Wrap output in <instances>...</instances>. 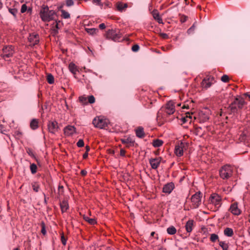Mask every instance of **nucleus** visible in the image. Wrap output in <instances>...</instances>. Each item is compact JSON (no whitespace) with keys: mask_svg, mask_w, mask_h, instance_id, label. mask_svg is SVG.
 <instances>
[{"mask_svg":"<svg viewBox=\"0 0 250 250\" xmlns=\"http://www.w3.org/2000/svg\"><path fill=\"white\" fill-rule=\"evenodd\" d=\"M55 12L54 10H49V7L43 5L40 11V15L42 20L44 21H49L54 19Z\"/></svg>","mask_w":250,"mask_h":250,"instance_id":"nucleus-1","label":"nucleus"},{"mask_svg":"<svg viewBox=\"0 0 250 250\" xmlns=\"http://www.w3.org/2000/svg\"><path fill=\"white\" fill-rule=\"evenodd\" d=\"M222 205V198L217 193H214L210 195L208 200V206L214 207V210H218Z\"/></svg>","mask_w":250,"mask_h":250,"instance_id":"nucleus-2","label":"nucleus"},{"mask_svg":"<svg viewBox=\"0 0 250 250\" xmlns=\"http://www.w3.org/2000/svg\"><path fill=\"white\" fill-rule=\"evenodd\" d=\"M233 168L229 165L223 166L219 170V175L223 179H228L232 175Z\"/></svg>","mask_w":250,"mask_h":250,"instance_id":"nucleus-3","label":"nucleus"},{"mask_svg":"<svg viewBox=\"0 0 250 250\" xmlns=\"http://www.w3.org/2000/svg\"><path fill=\"white\" fill-rule=\"evenodd\" d=\"M202 194L199 191L191 196V201L193 208H196L199 207L201 203Z\"/></svg>","mask_w":250,"mask_h":250,"instance_id":"nucleus-4","label":"nucleus"},{"mask_svg":"<svg viewBox=\"0 0 250 250\" xmlns=\"http://www.w3.org/2000/svg\"><path fill=\"white\" fill-rule=\"evenodd\" d=\"M93 124L96 127L102 129L107 126L108 121L105 119L98 117L93 120Z\"/></svg>","mask_w":250,"mask_h":250,"instance_id":"nucleus-5","label":"nucleus"},{"mask_svg":"<svg viewBox=\"0 0 250 250\" xmlns=\"http://www.w3.org/2000/svg\"><path fill=\"white\" fill-rule=\"evenodd\" d=\"M107 37L115 42H119L121 39L120 34H118L116 31L109 30L107 32Z\"/></svg>","mask_w":250,"mask_h":250,"instance_id":"nucleus-6","label":"nucleus"},{"mask_svg":"<svg viewBox=\"0 0 250 250\" xmlns=\"http://www.w3.org/2000/svg\"><path fill=\"white\" fill-rule=\"evenodd\" d=\"M28 40L31 45H35L39 42V36L36 33H30L28 36Z\"/></svg>","mask_w":250,"mask_h":250,"instance_id":"nucleus-7","label":"nucleus"},{"mask_svg":"<svg viewBox=\"0 0 250 250\" xmlns=\"http://www.w3.org/2000/svg\"><path fill=\"white\" fill-rule=\"evenodd\" d=\"M48 129L51 133H55L58 131L59 126L58 123L55 121H50L48 124Z\"/></svg>","mask_w":250,"mask_h":250,"instance_id":"nucleus-8","label":"nucleus"},{"mask_svg":"<svg viewBox=\"0 0 250 250\" xmlns=\"http://www.w3.org/2000/svg\"><path fill=\"white\" fill-rule=\"evenodd\" d=\"M214 82V78L212 77L209 76L208 78H205L202 82V86L203 88L207 89Z\"/></svg>","mask_w":250,"mask_h":250,"instance_id":"nucleus-9","label":"nucleus"},{"mask_svg":"<svg viewBox=\"0 0 250 250\" xmlns=\"http://www.w3.org/2000/svg\"><path fill=\"white\" fill-rule=\"evenodd\" d=\"M166 112L168 115H171L175 112V106L174 102L169 101L166 105Z\"/></svg>","mask_w":250,"mask_h":250,"instance_id":"nucleus-10","label":"nucleus"},{"mask_svg":"<svg viewBox=\"0 0 250 250\" xmlns=\"http://www.w3.org/2000/svg\"><path fill=\"white\" fill-rule=\"evenodd\" d=\"M161 159V157L150 159L149 160V163L152 168L154 169H157L160 164Z\"/></svg>","mask_w":250,"mask_h":250,"instance_id":"nucleus-11","label":"nucleus"},{"mask_svg":"<svg viewBox=\"0 0 250 250\" xmlns=\"http://www.w3.org/2000/svg\"><path fill=\"white\" fill-rule=\"evenodd\" d=\"M184 144L181 143L175 146L174 152L176 156L181 157L183 155Z\"/></svg>","mask_w":250,"mask_h":250,"instance_id":"nucleus-12","label":"nucleus"},{"mask_svg":"<svg viewBox=\"0 0 250 250\" xmlns=\"http://www.w3.org/2000/svg\"><path fill=\"white\" fill-rule=\"evenodd\" d=\"M3 56L7 58L11 57L14 53L12 46H6L3 48Z\"/></svg>","mask_w":250,"mask_h":250,"instance_id":"nucleus-13","label":"nucleus"},{"mask_svg":"<svg viewBox=\"0 0 250 250\" xmlns=\"http://www.w3.org/2000/svg\"><path fill=\"white\" fill-rule=\"evenodd\" d=\"M174 188V184L172 182L168 183L164 186L163 188V192L165 193L170 194L173 190Z\"/></svg>","mask_w":250,"mask_h":250,"instance_id":"nucleus-14","label":"nucleus"},{"mask_svg":"<svg viewBox=\"0 0 250 250\" xmlns=\"http://www.w3.org/2000/svg\"><path fill=\"white\" fill-rule=\"evenodd\" d=\"M76 131V129L73 125H67L63 128V133L66 135H71Z\"/></svg>","mask_w":250,"mask_h":250,"instance_id":"nucleus-15","label":"nucleus"},{"mask_svg":"<svg viewBox=\"0 0 250 250\" xmlns=\"http://www.w3.org/2000/svg\"><path fill=\"white\" fill-rule=\"evenodd\" d=\"M229 211L235 215H238L240 214V210L238 208L236 203L231 204L229 208Z\"/></svg>","mask_w":250,"mask_h":250,"instance_id":"nucleus-16","label":"nucleus"},{"mask_svg":"<svg viewBox=\"0 0 250 250\" xmlns=\"http://www.w3.org/2000/svg\"><path fill=\"white\" fill-rule=\"evenodd\" d=\"M152 15L153 18L156 20L159 23H163V20L161 17L160 16L159 13L156 10H154L152 11Z\"/></svg>","mask_w":250,"mask_h":250,"instance_id":"nucleus-17","label":"nucleus"},{"mask_svg":"<svg viewBox=\"0 0 250 250\" xmlns=\"http://www.w3.org/2000/svg\"><path fill=\"white\" fill-rule=\"evenodd\" d=\"M136 136L140 138H142L145 136L144 128L142 127H138L135 130Z\"/></svg>","mask_w":250,"mask_h":250,"instance_id":"nucleus-18","label":"nucleus"},{"mask_svg":"<svg viewBox=\"0 0 250 250\" xmlns=\"http://www.w3.org/2000/svg\"><path fill=\"white\" fill-rule=\"evenodd\" d=\"M193 220H189L186 224L185 227L188 233L190 232L192 230V227L193 225Z\"/></svg>","mask_w":250,"mask_h":250,"instance_id":"nucleus-19","label":"nucleus"},{"mask_svg":"<svg viewBox=\"0 0 250 250\" xmlns=\"http://www.w3.org/2000/svg\"><path fill=\"white\" fill-rule=\"evenodd\" d=\"M182 123L185 124L187 122L190 123L192 121V116L189 113H187V115L185 117L181 118Z\"/></svg>","mask_w":250,"mask_h":250,"instance_id":"nucleus-20","label":"nucleus"},{"mask_svg":"<svg viewBox=\"0 0 250 250\" xmlns=\"http://www.w3.org/2000/svg\"><path fill=\"white\" fill-rule=\"evenodd\" d=\"M121 142L123 144L126 145L128 146L133 145L134 144V141L130 138L122 139Z\"/></svg>","mask_w":250,"mask_h":250,"instance_id":"nucleus-21","label":"nucleus"},{"mask_svg":"<svg viewBox=\"0 0 250 250\" xmlns=\"http://www.w3.org/2000/svg\"><path fill=\"white\" fill-rule=\"evenodd\" d=\"M224 233L226 236L231 237L233 234V231L231 228H227L224 229Z\"/></svg>","mask_w":250,"mask_h":250,"instance_id":"nucleus-22","label":"nucleus"},{"mask_svg":"<svg viewBox=\"0 0 250 250\" xmlns=\"http://www.w3.org/2000/svg\"><path fill=\"white\" fill-rule=\"evenodd\" d=\"M30 127L32 129H36L38 127V122L37 120L33 119L30 122Z\"/></svg>","mask_w":250,"mask_h":250,"instance_id":"nucleus-23","label":"nucleus"},{"mask_svg":"<svg viewBox=\"0 0 250 250\" xmlns=\"http://www.w3.org/2000/svg\"><path fill=\"white\" fill-rule=\"evenodd\" d=\"M69 71L73 74H75L77 69L76 66L73 63H70L68 66Z\"/></svg>","mask_w":250,"mask_h":250,"instance_id":"nucleus-24","label":"nucleus"},{"mask_svg":"<svg viewBox=\"0 0 250 250\" xmlns=\"http://www.w3.org/2000/svg\"><path fill=\"white\" fill-rule=\"evenodd\" d=\"M163 142L162 140L156 139L153 141L152 145L155 147H158L162 145Z\"/></svg>","mask_w":250,"mask_h":250,"instance_id":"nucleus-25","label":"nucleus"},{"mask_svg":"<svg viewBox=\"0 0 250 250\" xmlns=\"http://www.w3.org/2000/svg\"><path fill=\"white\" fill-rule=\"evenodd\" d=\"M127 7L126 3H119L117 4V8L119 11H122L125 10Z\"/></svg>","mask_w":250,"mask_h":250,"instance_id":"nucleus-26","label":"nucleus"},{"mask_svg":"<svg viewBox=\"0 0 250 250\" xmlns=\"http://www.w3.org/2000/svg\"><path fill=\"white\" fill-rule=\"evenodd\" d=\"M167 232L170 235H173L176 232V229L173 226H171L167 229Z\"/></svg>","mask_w":250,"mask_h":250,"instance_id":"nucleus-27","label":"nucleus"},{"mask_svg":"<svg viewBox=\"0 0 250 250\" xmlns=\"http://www.w3.org/2000/svg\"><path fill=\"white\" fill-rule=\"evenodd\" d=\"M210 240L212 242H215L217 241H219V237L218 235L215 233H212L210 235Z\"/></svg>","mask_w":250,"mask_h":250,"instance_id":"nucleus-28","label":"nucleus"},{"mask_svg":"<svg viewBox=\"0 0 250 250\" xmlns=\"http://www.w3.org/2000/svg\"><path fill=\"white\" fill-rule=\"evenodd\" d=\"M47 81L49 84L53 83L54 82V79L53 76L51 74H47Z\"/></svg>","mask_w":250,"mask_h":250,"instance_id":"nucleus-29","label":"nucleus"},{"mask_svg":"<svg viewBox=\"0 0 250 250\" xmlns=\"http://www.w3.org/2000/svg\"><path fill=\"white\" fill-rule=\"evenodd\" d=\"M85 30L90 35H94L98 31V29L96 28H86Z\"/></svg>","mask_w":250,"mask_h":250,"instance_id":"nucleus-30","label":"nucleus"},{"mask_svg":"<svg viewBox=\"0 0 250 250\" xmlns=\"http://www.w3.org/2000/svg\"><path fill=\"white\" fill-rule=\"evenodd\" d=\"M30 168L32 174H34L37 172V167L36 164H32L30 165Z\"/></svg>","mask_w":250,"mask_h":250,"instance_id":"nucleus-31","label":"nucleus"},{"mask_svg":"<svg viewBox=\"0 0 250 250\" xmlns=\"http://www.w3.org/2000/svg\"><path fill=\"white\" fill-rule=\"evenodd\" d=\"M84 219L85 221H87L89 224L93 225L95 224L96 222V220L93 218H89L87 216H84Z\"/></svg>","mask_w":250,"mask_h":250,"instance_id":"nucleus-32","label":"nucleus"},{"mask_svg":"<svg viewBox=\"0 0 250 250\" xmlns=\"http://www.w3.org/2000/svg\"><path fill=\"white\" fill-rule=\"evenodd\" d=\"M219 246L222 248L223 250H228V246L225 242H219Z\"/></svg>","mask_w":250,"mask_h":250,"instance_id":"nucleus-33","label":"nucleus"},{"mask_svg":"<svg viewBox=\"0 0 250 250\" xmlns=\"http://www.w3.org/2000/svg\"><path fill=\"white\" fill-rule=\"evenodd\" d=\"M32 187L33 188V189L34 191L37 192L40 190V186L37 183H34L32 184Z\"/></svg>","mask_w":250,"mask_h":250,"instance_id":"nucleus-34","label":"nucleus"},{"mask_svg":"<svg viewBox=\"0 0 250 250\" xmlns=\"http://www.w3.org/2000/svg\"><path fill=\"white\" fill-rule=\"evenodd\" d=\"M236 101L238 102V107L240 108H241L245 104L244 100L242 99L239 100H238V99H236Z\"/></svg>","mask_w":250,"mask_h":250,"instance_id":"nucleus-35","label":"nucleus"},{"mask_svg":"<svg viewBox=\"0 0 250 250\" xmlns=\"http://www.w3.org/2000/svg\"><path fill=\"white\" fill-rule=\"evenodd\" d=\"M42 229H41V232L42 234L45 235L46 233V229H45V223L43 222H42L41 224Z\"/></svg>","mask_w":250,"mask_h":250,"instance_id":"nucleus-36","label":"nucleus"},{"mask_svg":"<svg viewBox=\"0 0 250 250\" xmlns=\"http://www.w3.org/2000/svg\"><path fill=\"white\" fill-rule=\"evenodd\" d=\"M79 100L83 104H86L87 103V98L85 96L80 97Z\"/></svg>","mask_w":250,"mask_h":250,"instance_id":"nucleus-37","label":"nucleus"},{"mask_svg":"<svg viewBox=\"0 0 250 250\" xmlns=\"http://www.w3.org/2000/svg\"><path fill=\"white\" fill-rule=\"evenodd\" d=\"M65 4L66 6L70 7L74 5L73 0H66Z\"/></svg>","mask_w":250,"mask_h":250,"instance_id":"nucleus-38","label":"nucleus"},{"mask_svg":"<svg viewBox=\"0 0 250 250\" xmlns=\"http://www.w3.org/2000/svg\"><path fill=\"white\" fill-rule=\"evenodd\" d=\"M88 103L90 104H93L95 102V97L93 95L89 96L88 97Z\"/></svg>","mask_w":250,"mask_h":250,"instance_id":"nucleus-39","label":"nucleus"},{"mask_svg":"<svg viewBox=\"0 0 250 250\" xmlns=\"http://www.w3.org/2000/svg\"><path fill=\"white\" fill-rule=\"evenodd\" d=\"M229 76L227 75H224L221 77V81L224 83H227L229 81Z\"/></svg>","mask_w":250,"mask_h":250,"instance_id":"nucleus-40","label":"nucleus"},{"mask_svg":"<svg viewBox=\"0 0 250 250\" xmlns=\"http://www.w3.org/2000/svg\"><path fill=\"white\" fill-rule=\"evenodd\" d=\"M77 146L79 147H81L84 146V142L82 139H80L77 143Z\"/></svg>","mask_w":250,"mask_h":250,"instance_id":"nucleus-41","label":"nucleus"},{"mask_svg":"<svg viewBox=\"0 0 250 250\" xmlns=\"http://www.w3.org/2000/svg\"><path fill=\"white\" fill-rule=\"evenodd\" d=\"M9 12L12 14L14 16H16L17 13V10L15 8H10L9 9Z\"/></svg>","mask_w":250,"mask_h":250,"instance_id":"nucleus-42","label":"nucleus"},{"mask_svg":"<svg viewBox=\"0 0 250 250\" xmlns=\"http://www.w3.org/2000/svg\"><path fill=\"white\" fill-rule=\"evenodd\" d=\"M152 237H154V238L157 240L158 239V234H156L155 232L154 231L152 232L150 234V236L149 237L150 240H151V238Z\"/></svg>","mask_w":250,"mask_h":250,"instance_id":"nucleus-43","label":"nucleus"},{"mask_svg":"<svg viewBox=\"0 0 250 250\" xmlns=\"http://www.w3.org/2000/svg\"><path fill=\"white\" fill-rule=\"evenodd\" d=\"M139 46L137 44H135L132 47V50L134 52L138 51L139 49Z\"/></svg>","mask_w":250,"mask_h":250,"instance_id":"nucleus-44","label":"nucleus"},{"mask_svg":"<svg viewBox=\"0 0 250 250\" xmlns=\"http://www.w3.org/2000/svg\"><path fill=\"white\" fill-rule=\"evenodd\" d=\"M26 10H27V6L26 5V4H24L22 5L21 9V13H23Z\"/></svg>","mask_w":250,"mask_h":250,"instance_id":"nucleus-45","label":"nucleus"},{"mask_svg":"<svg viewBox=\"0 0 250 250\" xmlns=\"http://www.w3.org/2000/svg\"><path fill=\"white\" fill-rule=\"evenodd\" d=\"M195 28V23H194L190 28H189L188 30V34H190L192 31H194V29Z\"/></svg>","mask_w":250,"mask_h":250,"instance_id":"nucleus-46","label":"nucleus"},{"mask_svg":"<svg viewBox=\"0 0 250 250\" xmlns=\"http://www.w3.org/2000/svg\"><path fill=\"white\" fill-rule=\"evenodd\" d=\"M70 18V14L68 12L63 10V19H68Z\"/></svg>","mask_w":250,"mask_h":250,"instance_id":"nucleus-47","label":"nucleus"},{"mask_svg":"<svg viewBox=\"0 0 250 250\" xmlns=\"http://www.w3.org/2000/svg\"><path fill=\"white\" fill-rule=\"evenodd\" d=\"M63 211L64 210H66L68 208V204H67V202H65L64 201H63Z\"/></svg>","mask_w":250,"mask_h":250,"instance_id":"nucleus-48","label":"nucleus"},{"mask_svg":"<svg viewBox=\"0 0 250 250\" xmlns=\"http://www.w3.org/2000/svg\"><path fill=\"white\" fill-rule=\"evenodd\" d=\"M160 36L164 39H167L168 38L167 34L164 33H161L160 34Z\"/></svg>","mask_w":250,"mask_h":250,"instance_id":"nucleus-49","label":"nucleus"},{"mask_svg":"<svg viewBox=\"0 0 250 250\" xmlns=\"http://www.w3.org/2000/svg\"><path fill=\"white\" fill-rule=\"evenodd\" d=\"M125 151L124 149H121L120 150V155L121 156H125Z\"/></svg>","mask_w":250,"mask_h":250,"instance_id":"nucleus-50","label":"nucleus"},{"mask_svg":"<svg viewBox=\"0 0 250 250\" xmlns=\"http://www.w3.org/2000/svg\"><path fill=\"white\" fill-rule=\"evenodd\" d=\"M99 28L101 29H104L105 28V25L104 23H101L100 25H99Z\"/></svg>","mask_w":250,"mask_h":250,"instance_id":"nucleus-51","label":"nucleus"},{"mask_svg":"<svg viewBox=\"0 0 250 250\" xmlns=\"http://www.w3.org/2000/svg\"><path fill=\"white\" fill-rule=\"evenodd\" d=\"M81 173L82 175L85 176L87 174V171L85 170H82Z\"/></svg>","mask_w":250,"mask_h":250,"instance_id":"nucleus-52","label":"nucleus"},{"mask_svg":"<svg viewBox=\"0 0 250 250\" xmlns=\"http://www.w3.org/2000/svg\"><path fill=\"white\" fill-rule=\"evenodd\" d=\"M88 157V153L87 152H85L83 155V159H86Z\"/></svg>","mask_w":250,"mask_h":250,"instance_id":"nucleus-53","label":"nucleus"},{"mask_svg":"<svg viewBox=\"0 0 250 250\" xmlns=\"http://www.w3.org/2000/svg\"><path fill=\"white\" fill-rule=\"evenodd\" d=\"M15 134L17 135H18V136H20L21 134V133L20 131H16L15 132Z\"/></svg>","mask_w":250,"mask_h":250,"instance_id":"nucleus-54","label":"nucleus"},{"mask_svg":"<svg viewBox=\"0 0 250 250\" xmlns=\"http://www.w3.org/2000/svg\"><path fill=\"white\" fill-rule=\"evenodd\" d=\"M101 0H93L94 2L97 3V4H99L100 3Z\"/></svg>","mask_w":250,"mask_h":250,"instance_id":"nucleus-55","label":"nucleus"},{"mask_svg":"<svg viewBox=\"0 0 250 250\" xmlns=\"http://www.w3.org/2000/svg\"><path fill=\"white\" fill-rule=\"evenodd\" d=\"M66 240L64 236L63 235V246L66 244Z\"/></svg>","mask_w":250,"mask_h":250,"instance_id":"nucleus-56","label":"nucleus"},{"mask_svg":"<svg viewBox=\"0 0 250 250\" xmlns=\"http://www.w3.org/2000/svg\"><path fill=\"white\" fill-rule=\"evenodd\" d=\"M183 108H188V106H187L186 104H184L182 107Z\"/></svg>","mask_w":250,"mask_h":250,"instance_id":"nucleus-57","label":"nucleus"},{"mask_svg":"<svg viewBox=\"0 0 250 250\" xmlns=\"http://www.w3.org/2000/svg\"><path fill=\"white\" fill-rule=\"evenodd\" d=\"M60 208H61V211L62 212V204L61 203H60Z\"/></svg>","mask_w":250,"mask_h":250,"instance_id":"nucleus-58","label":"nucleus"},{"mask_svg":"<svg viewBox=\"0 0 250 250\" xmlns=\"http://www.w3.org/2000/svg\"><path fill=\"white\" fill-rule=\"evenodd\" d=\"M61 240L62 242V233L61 234Z\"/></svg>","mask_w":250,"mask_h":250,"instance_id":"nucleus-59","label":"nucleus"},{"mask_svg":"<svg viewBox=\"0 0 250 250\" xmlns=\"http://www.w3.org/2000/svg\"><path fill=\"white\" fill-rule=\"evenodd\" d=\"M60 11L62 13V6H61L60 7Z\"/></svg>","mask_w":250,"mask_h":250,"instance_id":"nucleus-60","label":"nucleus"},{"mask_svg":"<svg viewBox=\"0 0 250 250\" xmlns=\"http://www.w3.org/2000/svg\"><path fill=\"white\" fill-rule=\"evenodd\" d=\"M13 250H20V249L18 248H14Z\"/></svg>","mask_w":250,"mask_h":250,"instance_id":"nucleus-61","label":"nucleus"},{"mask_svg":"<svg viewBox=\"0 0 250 250\" xmlns=\"http://www.w3.org/2000/svg\"><path fill=\"white\" fill-rule=\"evenodd\" d=\"M86 149H87V151H88L89 150V148L88 146H86Z\"/></svg>","mask_w":250,"mask_h":250,"instance_id":"nucleus-62","label":"nucleus"},{"mask_svg":"<svg viewBox=\"0 0 250 250\" xmlns=\"http://www.w3.org/2000/svg\"><path fill=\"white\" fill-rule=\"evenodd\" d=\"M59 188H62V186H59Z\"/></svg>","mask_w":250,"mask_h":250,"instance_id":"nucleus-63","label":"nucleus"},{"mask_svg":"<svg viewBox=\"0 0 250 250\" xmlns=\"http://www.w3.org/2000/svg\"><path fill=\"white\" fill-rule=\"evenodd\" d=\"M186 19H183V20H182V22H185L186 21Z\"/></svg>","mask_w":250,"mask_h":250,"instance_id":"nucleus-64","label":"nucleus"}]
</instances>
